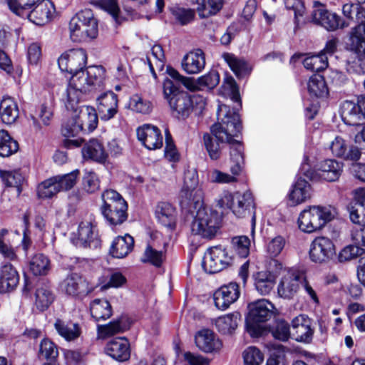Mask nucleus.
<instances>
[{"instance_id":"a211bd4d","label":"nucleus","mask_w":365,"mask_h":365,"mask_svg":"<svg viewBox=\"0 0 365 365\" xmlns=\"http://www.w3.org/2000/svg\"><path fill=\"white\" fill-rule=\"evenodd\" d=\"M304 281V274L303 272L298 270L289 271L282 277L277 287L279 296L284 299L293 298Z\"/></svg>"},{"instance_id":"a18cd8bd","label":"nucleus","mask_w":365,"mask_h":365,"mask_svg":"<svg viewBox=\"0 0 365 365\" xmlns=\"http://www.w3.org/2000/svg\"><path fill=\"white\" fill-rule=\"evenodd\" d=\"M362 4L347 3L343 5V15L350 21L356 23L365 21V8Z\"/></svg>"},{"instance_id":"ea45409f","label":"nucleus","mask_w":365,"mask_h":365,"mask_svg":"<svg viewBox=\"0 0 365 365\" xmlns=\"http://www.w3.org/2000/svg\"><path fill=\"white\" fill-rule=\"evenodd\" d=\"M29 269L35 276H46L51 269V260L43 253H36L30 261Z\"/></svg>"},{"instance_id":"f03ea898","label":"nucleus","mask_w":365,"mask_h":365,"mask_svg":"<svg viewBox=\"0 0 365 365\" xmlns=\"http://www.w3.org/2000/svg\"><path fill=\"white\" fill-rule=\"evenodd\" d=\"M336 214V209L330 205L307 206L299 215L298 227L307 234L319 232L334 220Z\"/></svg>"},{"instance_id":"1a4fd4ad","label":"nucleus","mask_w":365,"mask_h":365,"mask_svg":"<svg viewBox=\"0 0 365 365\" xmlns=\"http://www.w3.org/2000/svg\"><path fill=\"white\" fill-rule=\"evenodd\" d=\"M232 262V257L227 250L219 245L210 248L205 254L202 260L204 270L210 274L219 272Z\"/></svg>"},{"instance_id":"6ab92c4d","label":"nucleus","mask_w":365,"mask_h":365,"mask_svg":"<svg viewBox=\"0 0 365 365\" xmlns=\"http://www.w3.org/2000/svg\"><path fill=\"white\" fill-rule=\"evenodd\" d=\"M240 294L239 286L235 282L222 286L213 294L215 305L217 309L225 310L237 300Z\"/></svg>"},{"instance_id":"c03bdc74","label":"nucleus","mask_w":365,"mask_h":365,"mask_svg":"<svg viewBox=\"0 0 365 365\" xmlns=\"http://www.w3.org/2000/svg\"><path fill=\"white\" fill-rule=\"evenodd\" d=\"M362 4L347 3L343 5V15L350 21L356 23L365 21V8Z\"/></svg>"},{"instance_id":"79ce46f5","label":"nucleus","mask_w":365,"mask_h":365,"mask_svg":"<svg viewBox=\"0 0 365 365\" xmlns=\"http://www.w3.org/2000/svg\"><path fill=\"white\" fill-rule=\"evenodd\" d=\"M19 143L6 130H0V157L8 158L19 150Z\"/></svg>"},{"instance_id":"58836bf2","label":"nucleus","mask_w":365,"mask_h":365,"mask_svg":"<svg viewBox=\"0 0 365 365\" xmlns=\"http://www.w3.org/2000/svg\"><path fill=\"white\" fill-rule=\"evenodd\" d=\"M58 355V346L51 339L44 337L41 340L37 353L40 360L57 361Z\"/></svg>"},{"instance_id":"4468645a","label":"nucleus","mask_w":365,"mask_h":365,"mask_svg":"<svg viewBox=\"0 0 365 365\" xmlns=\"http://www.w3.org/2000/svg\"><path fill=\"white\" fill-rule=\"evenodd\" d=\"M232 211L237 217H251V232L254 235L256 225L255 205L251 192L234 194Z\"/></svg>"},{"instance_id":"e433bc0d","label":"nucleus","mask_w":365,"mask_h":365,"mask_svg":"<svg viewBox=\"0 0 365 365\" xmlns=\"http://www.w3.org/2000/svg\"><path fill=\"white\" fill-rule=\"evenodd\" d=\"M318 166V170L320 172L319 175L329 182L336 180L342 172V164L335 160H325Z\"/></svg>"},{"instance_id":"680f3d73","label":"nucleus","mask_w":365,"mask_h":365,"mask_svg":"<svg viewBox=\"0 0 365 365\" xmlns=\"http://www.w3.org/2000/svg\"><path fill=\"white\" fill-rule=\"evenodd\" d=\"M70 38L72 41L76 43L89 42L91 41V24L83 25L76 29L70 30Z\"/></svg>"},{"instance_id":"de8ad7c7","label":"nucleus","mask_w":365,"mask_h":365,"mask_svg":"<svg viewBox=\"0 0 365 365\" xmlns=\"http://www.w3.org/2000/svg\"><path fill=\"white\" fill-rule=\"evenodd\" d=\"M307 88L309 93L317 98L326 97L328 95L326 82L320 75H314L310 77Z\"/></svg>"},{"instance_id":"0e129e2a","label":"nucleus","mask_w":365,"mask_h":365,"mask_svg":"<svg viewBox=\"0 0 365 365\" xmlns=\"http://www.w3.org/2000/svg\"><path fill=\"white\" fill-rule=\"evenodd\" d=\"M91 23V9H85L79 11L73 16L69 22V30L87 25Z\"/></svg>"},{"instance_id":"b1692460","label":"nucleus","mask_w":365,"mask_h":365,"mask_svg":"<svg viewBox=\"0 0 365 365\" xmlns=\"http://www.w3.org/2000/svg\"><path fill=\"white\" fill-rule=\"evenodd\" d=\"M195 340L198 349L205 353L217 352L222 347L221 340L210 329L199 331L195 335Z\"/></svg>"},{"instance_id":"4c0bfd02","label":"nucleus","mask_w":365,"mask_h":365,"mask_svg":"<svg viewBox=\"0 0 365 365\" xmlns=\"http://www.w3.org/2000/svg\"><path fill=\"white\" fill-rule=\"evenodd\" d=\"M197 4V11L201 18H207L216 14L222 7V0H187Z\"/></svg>"},{"instance_id":"f3484780","label":"nucleus","mask_w":365,"mask_h":365,"mask_svg":"<svg viewBox=\"0 0 365 365\" xmlns=\"http://www.w3.org/2000/svg\"><path fill=\"white\" fill-rule=\"evenodd\" d=\"M341 116L345 124L360 128L365 120L364 107L360 104V96L356 102L345 101L341 106Z\"/></svg>"},{"instance_id":"e2e57ef3","label":"nucleus","mask_w":365,"mask_h":365,"mask_svg":"<svg viewBox=\"0 0 365 365\" xmlns=\"http://www.w3.org/2000/svg\"><path fill=\"white\" fill-rule=\"evenodd\" d=\"M364 253V249L360 247L359 245H348L340 251L338 255V260L340 262H348L361 256Z\"/></svg>"},{"instance_id":"c756f323","label":"nucleus","mask_w":365,"mask_h":365,"mask_svg":"<svg viewBox=\"0 0 365 365\" xmlns=\"http://www.w3.org/2000/svg\"><path fill=\"white\" fill-rule=\"evenodd\" d=\"M155 217L158 222L163 226L171 230L175 227L176 210L169 202H159L155 211Z\"/></svg>"},{"instance_id":"6e6552de","label":"nucleus","mask_w":365,"mask_h":365,"mask_svg":"<svg viewBox=\"0 0 365 365\" xmlns=\"http://www.w3.org/2000/svg\"><path fill=\"white\" fill-rule=\"evenodd\" d=\"M198 175L195 170H187L184 173L183 185L180 190V202L185 205H195L202 202L204 192L198 186Z\"/></svg>"},{"instance_id":"4d7b16f0","label":"nucleus","mask_w":365,"mask_h":365,"mask_svg":"<svg viewBox=\"0 0 365 365\" xmlns=\"http://www.w3.org/2000/svg\"><path fill=\"white\" fill-rule=\"evenodd\" d=\"M165 259V254L148 245L145 250L141 261L144 263H150L157 267H160Z\"/></svg>"},{"instance_id":"0eeeda50","label":"nucleus","mask_w":365,"mask_h":365,"mask_svg":"<svg viewBox=\"0 0 365 365\" xmlns=\"http://www.w3.org/2000/svg\"><path fill=\"white\" fill-rule=\"evenodd\" d=\"M247 319L248 332L253 336H259L262 331L258 323L268 321L274 314V307L267 299H261L249 304Z\"/></svg>"},{"instance_id":"423d86ee","label":"nucleus","mask_w":365,"mask_h":365,"mask_svg":"<svg viewBox=\"0 0 365 365\" xmlns=\"http://www.w3.org/2000/svg\"><path fill=\"white\" fill-rule=\"evenodd\" d=\"M102 200L101 212L110 225H121L127 220L128 204L118 192L113 190H106L102 194Z\"/></svg>"},{"instance_id":"393cba45","label":"nucleus","mask_w":365,"mask_h":365,"mask_svg":"<svg viewBox=\"0 0 365 365\" xmlns=\"http://www.w3.org/2000/svg\"><path fill=\"white\" fill-rule=\"evenodd\" d=\"M346 48L354 53L365 55V21L357 23V25L351 29Z\"/></svg>"},{"instance_id":"a19ab883","label":"nucleus","mask_w":365,"mask_h":365,"mask_svg":"<svg viewBox=\"0 0 365 365\" xmlns=\"http://www.w3.org/2000/svg\"><path fill=\"white\" fill-rule=\"evenodd\" d=\"M0 178L6 187H15L17 195H20L23 190L24 177L19 170H0Z\"/></svg>"},{"instance_id":"a878e982","label":"nucleus","mask_w":365,"mask_h":365,"mask_svg":"<svg viewBox=\"0 0 365 365\" xmlns=\"http://www.w3.org/2000/svg\"><path fill=\"white\" fill-rule=\"evenodd\" d=\"M19 282V275L16 268L6 263L0 269V294L12 292Z\"/></svg>"},{"instance_id":"5701e85b","label":"nucleus","mask_w":365,"mask_h":365,"mask_svg":"<svg viewBox=\"0 0 365 365\" xmlns=\"http://www.w3.org/2000/svg\"><path fill=\"white\" fill-rule=\"evenodd\" d=\"M105 352L118 361H125L130 356V343L125 337L113 339L107 343Z\"/></svg>"},{"instance_id":"dca6fc26","label":"nucleus","mask_w":365,"mask_h":365,"mask_svg":"<svg viewBox=\"0 0 365 365\" xmlns=\"http://www.w3.org/2000/svg\"><path fill=\"white\" fill-rule=\"evenodd\" d=\"M314 7L312 12L313 22L327 31H336L349 26V24L343 21L339 15L329 11L319 2L314 3Z\"/></svg>"},{"instance_id":"2f4dec72","label":"nucleus","mask_w":365,"mask_h":365,"mask_svg":"<svg viewBox=\"0 0 365 365\" xmlns=\"http://www.w3.org/2000/svg\"><path fill=\"white\" fill-rule=\"evenodd\" d=\"M19 115L17 103L11 97H4L0 103V117L4 124L11 125Z\"/></svg>"},{"instance_id":"603ef678","label":"nucleus","mask_w":365,"mask_h":365,"mask_svg":"<svg viewBox=\"0 0 365 365\" xmlns=\"http://www.w3.org/2000/svg\"><path fill=\"white\" fill-rule=\"evenodd\" d=\"M82 130L83 124L78 115L68 118L62 124L61 130L62 135L65 138L75 137Z\"/></svg>"},{"instance_id":"7c9ffc66","label":"nucleus","mask_w":365,"mask_h":365,"mask_svg":"<svg viewBox=\"0 0 365 365\" xmlns=\"http://www.w3.org/2000/svg\"><path fill=\"white\" fill-rule=\"evenodd\" d=\"M256 290L261 295H267L273 290L276 284V277L269 271H259L253 274Z\"/></svg>"},{"instance_id":"aec40b11","label":"nucleus","mask_w":365,"mask_h":365,"mask_svg":"<svg viewBox=\"0 0 365 365\" xmlns=\"http://www.w3.org/2000/svg\"><path fill=\"white\" fill-rule=\"evenodd\" d=\"M138 139L149 150L163 146V135L160 129L152 125L145 124L137 129Z\"/></svg>"},{"instance_id":"bf43d9fd","label":"nucleus","mask_w":365,"mask_h":365,"mask_svg":"<svg viewBox=\"0 0 365 365\" xmlns=\"http://www.w3.org/2000/svg\"><path fill=\"white\" fill-rule=\"evenodd\" d=\"M244 365H260L264 360L263 353L256 346H249L242 353Z\"/></svg>"},{"instance_id":"412c9836","label":"nucleus","mask_w":365,"mask_h":365,"mask_svg":"<svg viewBox=\"0 0 365 365\" xmlns=\"http://www.w3.org/2000/svg\"><path fill=\"white\" fill-rule=\"evenodd\" d=\"M312 322L307 316L301 314L292 322V335L297 341L309 343L312 341L314 329Z\"/></svg>"},{"instance_id":"473e14b6","label":"nucleus","mask_w":365,"mask_h":365,"mask_svg":"<svg viewBox=\"0 0 365 365\" xmlns=\"http://www.w3.org/2000/svg\"><path fill=\"white\" fill-rule=\"evenodd\" d=\"M222 56L238 78H244L251 73L252 67L245 59L230 53H224Z\"/></svg>"},{"instance_id":"49530a36","label":"nucleus","mask_w":365,"mask_h":365,"mask_svg":"<svg viewBox=\"0 0 365 365\" xmlns=\"http://www.w3.org/2000/svg\"><path fill=\"white\" fill-rule=\"evenodd\" d=\"M93 5H96L108 13L118 25H120L124 20L120 15L118 0H99L96 2L93 1Z\"/></svg>"},{"instance_id":"9b49d317","label":"nucleus","mask_w":365,"mask_h":365,"mask_svg":"<svg viewBox=\"0 0 365 365\" xmlns=\"http://www.w3.org/2000/svg\"><path fill=\"white\" fill-rule=\"evenodd\" d=\"M96 113L93 120V130L97 126L98 116L103 121L115 117L118 111V96L113 91L101 94L96 99Z\"/></svg>"},{"instance_id":"39448f33","label":"nucleus","mask_w":365,"mask_h":365,"mask_svg":"<svg viewBox=\"0 0 365 365\" xmlns=\"http://www.w3.org/2000/svg\"><path fill=\"white\" fill-rule=\"evenodd\" d=\"M196 215L191 225V232L204 239L211 240L220 228V220L217 212L205 206L202 202L197 205Z\"/></svg>"},{"instance_id":"052dcab7","label":"nucleus","mask_w":365,"mask_h":365,"mask_svg":"<svg viewBox=\"0 0 365 365\" xmlns=\"http://www.w3.org/2000/svg\"><path fill=\"white\" fill-rule=\"evenodd\" d=\"M220 82V75L215 71H212L207 74L198 78L197 83H195V89H212L218 85Z\"/></svg>"},{"instance_id":"20e7f679","label":"nucleus","mask_w":365,"mask_h":365,"mask_svg":"<svg viewBox=\"0 0 365 365\" xmlns=\"http://www.w3.org/2000/svg\"><path fill=\"white\" fill-rule=\"evenodd\" d=\"M87 69L86 66L68 78L67 88L62 98L68 110L76 112L78 104L83 101L81 96L89 94L91 91V76Z\"/></svg>"},{"instance_id":"f8f14e48","label":"nucleus","mask_w":365,"mask_h":365,"mask_svg":"<svg viewBox=\"0 0 365 365\" xmlns=\"http://www.w3.org/2000/svg\"><path fill=\"white\" fill-rule=\"evenodd\" d=\"M61 289L66 294L83 299L91 292L90 282L83 274L72 272L61 282Z\"/></svg>"},{"instance_id":"37998d69","label":"nucleus","mask_w":365,"mask_h":365,"mask_svg":"<svg viewBox=\"0 0 365 365\" xmlns=\"http://www.w3.org/2000/svg\"><path fill=\"white\" fill-rule=\"evenodd\" d=\"M362 4L347 3L343 5V15L350 21L356 23L365 21V8Z\"/></svg>"},{"instance_id":"c9c22d12","label":"nucleus","mask_w":365,"mask_h":365,"mask_svg":"<svg viewBox=\"0 0 365 365\" xmlns=\"http://www.w3.org/2000/svg\"><path fill=\"white\" fill-rule=\"evenodd\" d=\"M240 321V313L238 312H234L216 319L215 326L221 334H231L237 328Z\"/></svg>"},{"instance_id":"f704fd0d","label":"nucleus","mask_w":365,"mask_h":365,"mask_svg":"<svg viewBox=\"0 0 365 365\" xmlns=\"http://www.w3.org/2000/svg\"><path fill=\"white\" fill-rule=\"evenodd\" d=\"M312 194L311 185L304 179L298 178L289 193V200L294 205L301 204L309 199Z\"/></svg>"},{"instance_id":"09e8293b","label":"nucleus","mask_w":365,"mask_h":365,"mask_svg":"<svg viewBox=\"0 0 365 365\" xmlns=\"http://www.w3.org/2000/svg\"><path fill=\"white\" fill-rule=\"evenodd\" d=\"M78 174L79 170L76 169L67 174L53 176L52 178L59 192L67 191L74 187Z\"/></svg>"},{"instance_id":"69168bd1","label":"nucleus","mask_w":365,"mask_h":365,"mask_svg":"<svg viewBox=\"0 0 365 365\" xmlns=\"http://www.w3.org/2000/svg\"><path fill=\"white\" fill-rule=\"evenodd\" d=\"M171 12L175 19L181 25H185L190 23L195 17V11L191 9H185L181 7L173 8Z\"/></svg>"},{"instance_id":"5fc2aeb1","label":"nucleus","mask_w":365,"mask_h":365,"mask_svg":"<svg viewBox=\"0 0 365 365\" xmlns=\"http://www.w3.org/2000/svg\"><path fill=\"white\" fill-rule=\"evenodd\" d=\"M98 285H101L102 289H106L110 287L118 288L126 283V278L120 272H113L109 276L103 275L99 279Z\"/></svg>"},{"instance_id":"c85d7f7f","label":"nucleus","mask_w":365,"mask_h":365,"mask_svg":"<svg viewBox=\"0 0 365 365\" xmlns=\"http://www.w3.org/2000/svg\"><path fill=\"white\" fill-rule=\"evenodd\" d=\"M134 239L128 234L118 236L113 241L109 252L112 257L121 259L126 257L133 250Z\"/></svg>"},{"instance_id":"f257e3e1","label":"nucleus","mask_w":365,"mask_h":365,"mask_svg":"<svg viewBox=\"0 0 365 365\" xmlns=\"http://www.w3.org/2000/svg\"><path fill=\"white\" fill-rule=\"evenodd\" d=\"M217 115L221 118V123L211 127L212 135L205 133L203 141L205 148L212 160H217L221 155V143H228L230 145V159L233 165L230 170L234 175H238L244 165L243 146L238 140L242 125L239 114L231 110L225 105H220Z\"/></svg>"},{"instance_id":"8fccbe9b","label":"nucleus","mask_w":365,"mask_h":365,"mask_svg":"<svg viewBox=\"0 0 365 365\" xmlns=\"http://www.w3.org/2000/svg\"><path fill=\"white\" fill-rule=\"evenodd\" d=\"M112 315V308L106 299L93 300V318L96 321L105 320Z\"/></svg>"},{"instance_id":"864d4df0","label":"nucleus","mask_w":365,"mask_h":365,"mask_svg":"<svg viewBox=\"0 0 365 365\" xmlns=\"http://www.w3.org/2000/svg\"><path fill=\"white\" fill-rule=\"evenodd\" d=\"M65 365H86L85 354L81 349L61 348Z\"/></svg>"},{"instance_id":"9d476101","label":"nucleus","mask_w":365,"mask_h":365,"mask_svg":"<svg viewBox=\"0 0 365 365\" xmlns=\"http://www.w3.org/2000/svg\"><path fill=\"white\" fill-rule=\"evenodd\" d=\"M87 53L83 48H71L58 58L57 63L60 71L69 75L85 68L87 63Z\"/></svg>"},{"instance_id":"ddd939ff","label":"nucleus","mask_w":365,"mask_h":365,"mask_svg":"<svg viewBox=\"0 0 365 365\" xmlns=\"http://www.w3.org/2000/svg\"><path fill=\"white\" fill-rule=\"evenodd\" d=\"M25 10L17 16L22 18L26 17L36 25L44 26L53 19L56 8L50 0H39L31 9Z\"/></svg>"},{"instance_id":"7ed1b4c3","label":"nucleus","mask_w":365,"mask_h":365,"mask_svg":"<svg viewBox=\"0 0 365 365\" xmlns=\"http://www.w3.org/2000/svg\"><path fill=\"white\" fill-rule=\"evenodd\" d=\"M163 88L164 98L169 105L172 115L178 120L187 118L194 108L191 96L181 91L180 88L169 78L164 80Z\"/></svg>"},{"instance_id":"4be33fe9","label":"nucleus","mask_w":365,"mask_h":365,"mask_svg":"<svg viewBox=\"0 0 365 365\" xmlns=\"http://www.w3.org/2000/svg\"><path fill=\"white\" fill-rule=\"evenodd\" d=\"M57 334L67 342H74L82 334V328L79 323L68 319L57 318L53 324Z\"/></svg>"},{"instance_id":"cd10ccee","label":"nucleus","mask_w":365,"mask_h":365,"mask_svg":"<svg viewBox=\"0 0 365 365\" xmlns=\"http://www.w3.org/2000/svg\"><path fill=\"white\" fill-rule=\"evenodd\" d=\"M205 66V58L202 50L197 49L187 53L182 61V67L189 74H197L202 71Z\"/></svg>"},{"instance_id":"72a5a7b5","label":"nucleus","mask_w":365,"mask_h":365,"mask_svg":"<svg viewBox=\"0 0 365 365\" xmlns=\"http://www.w3.org/2000/svg\"><path fill=\"white\" fill-rule=\"evenodd\" d=\"M130 323L125 317H120L106 325L98 326V334L100 338H106L123 333L129 329Z\"/></svg>"},{"instance_id":"338daca9","label":"nucleus","mask_w":365,"mask_h":365,"mask_svg":"<svg viewBox=\"0 0 365 365\" xmlns=\"http://www.w3.org/2000/svg\"><path fill=\"white\" fill-rule=\"evenodd\" d=\"M130 106L134 111L143 114H148L152 110L151 103L138 95H135L130 98Z\"/></svg>"},{"instance_id":"2eb2a0df","label":"nucleus","mask_w":365,"mask_h":365,"mask_svg":"<svg viewBox=\"0 0 365 365\" xmlns=\"http://www.w3.org/2000/svg\"><path fill=\"white\" fill-rule=\"evenodd\" d=\"M336 255V248L331 239L324 236L314 238L309 249V257L312 262L324 263Z\"/></svg>"},{"instance_id":"bb28decb","label":"nucleus","mask_w":365,"mask_h":365,"mask_svg":"<svg viewBox=\"0 0 365 365\" xmlns=\"http://www.w3.org/2000/svg\"><path fill=\"white\" fill-rule=\"evenodd\" d=\"M55 299L51 284L48 281H42L38 284L35 292V306L36 309L43 312L47 310Z\"/></svg>"},{"instance_id":"6e6d98bb","label":"nucleus","mask_w":365,"mask_h":365,"mask_svg":"<svg viewBox=\"0 0 365 365\" xmlns=\"http://www.w3.org/2000/svg\"><path fill=\"white\" fill-rule=\"evenodd\" d=\"M58 192L59 189L56 187L52 177L41 182L37 187V195L41 199L52 198Z\"/></svg>"},{"instance_id":"774afa93","label":"nucleus","mask_w":365,"mask_h":365,"mask_svg":"<svg viewBox=\"0 0 365 365\" xmlns=\"http://www.w3.org/2000/svg\"><path fill=\"white\" fill-rule=\"evenodd\" d=\"M273 337L279 341H286L290 337L289 325L285 321H279L272 329Z\"/></svg>"},{"instance_id":"3c124183","label":"nucleus","mask_w":365,"mask_h":365,"mask_svg":"<svg viewBox=\"0 0 365 365\" xmlns=\"http://www.w3.org/2000/svg\"><path fill=\"white\" fill-rule=\"evenodd\" d=\"M303 64L305 68L312 71L319 72L328 66V58L324 54L320 53L304 58Z\"/></svg>"},{"instance_id":"13d9d810","label":"nucleus","mask_w":365,"mask_h":365,"mask_svg":"<svg viewBox=\"0 0 365 365\" xmlns=\"http://www.w3.org/2000/svg\"><path fill=\"white\" fill-rule=\"evenodd\" d=\"M232 249L235 253L242 258H245L249 255L250 240L248 237L237 236L232 239Z\"/></svg>"}]
</instances>
